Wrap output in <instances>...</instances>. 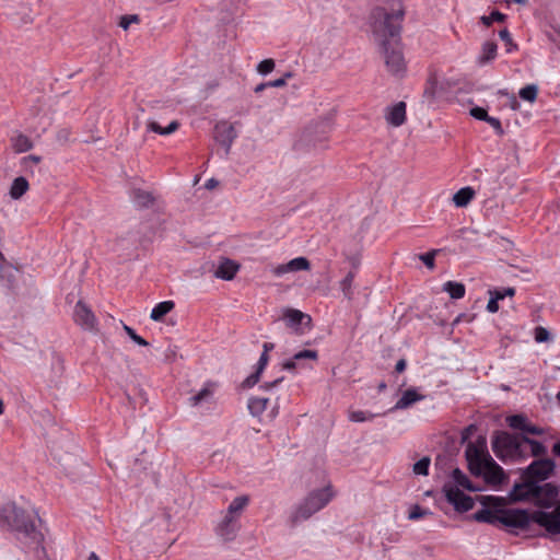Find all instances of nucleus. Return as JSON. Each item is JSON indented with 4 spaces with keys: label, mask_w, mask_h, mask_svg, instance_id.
Listing matches in <instances>:
<instances>
[{
    "label": "nucleus",
    "mask_w": 560,
    "mask_h": 560,
    "mask_svg": "<svg viewBox=\"0 0 560 560\" xmlns=\"http://www.w3.org/2000/svg\"><path fill=\"white\" fill-rule=\"evenodd\" d=\"M275 69V61L272 59H265L260 61L257 66V71L260 74H268Z\"/></svg>",
    "instance_id": "a19ab883"
},
{
    "label": "nucleus",
    "mask_w": 560,
    "mask_h": 560,
    "mask_svg": "<svg viewBox=\"0 0 560 560\" xmlns=\"http://www.w3.org/2000/svg\"><path fill=\"white\" fill-rule=\"evenodd\" d=\"M266 88H269V86H268V82H267V83H260V84H258V85L255 88V93H260V92H262Z\"/></svg>",
    "instance_id": "69168bd1"
},
{
    "label": "nucleus",
    "mask_w": 560,
    "mask_h": 560,
    "mask_svg": "<svg viewBox=\"0 0 560 560\" xmlns=\"http://www.w3.org/2000/svg\"><path fill=\"white\" fill-rule=\"evenodd\" d=\"M452 478L456 486L446 483L443 487L446 500L455 508L458 512H467L474 508V500L466 495L458 487H463L469 491H477L468 477L459 469L455 468L452 472Z\"/></svg>",
    "instance_id": "f03ea898"
},
{
    "label": "nucleus",
    "mask_w": 560,
    "mask_h": 560,
    "mask_svg": "<svg viewBox=\"0 0 560 560\" xmlns=\"http://www.w3.org/2000/svg\"><path fill=\"white\" fill-rule=\"evenodd\" d=\"M284 317L288 320L289 325H300L303 323L304 319L307 320V323L311 322V317L304 313H302L299 310L288 308L284 312Z\"/></svg>",
    "instance_id": "c756f323"
},
{
    "label": "nucleus",
    "mask_w": 560,
    "mask_h": 560,
    "mask_svg": "<svg viewBox=\"0 0 560 560\" xmlns=\"http://www.w3.org/2000/svg\"><path fill=\"white\" fill-rule=\"evenodd\" d=\"M88 560H101V559H100V558H98L94 552H92V553L89 556Z\"/></svg>",
    "instance_id": "774afa93"
},
{
    "label": "nucleus",
    "mask_w": 560,
    "mask_h": 560,
    "mask_svg": "<svg viewBox=\"0 0 560 560\" xmlns=\"http://www.w3.org/2000/svg\"><path fill=\"white\" fill-rule=\"evenodd\" d=\"M443 290L450 294L452 299H462L465 295V285L460 282L447 281L443 285Z\"/></svg>",
    "instance_id": "cd10ccee"
},
{
    "label": "nucleus",
    "mask_w": 560,
    "mask_h": 560,
    "mask_svg": "<svg viewBox=\"0 0 560 560\" xmlns=\"http://www.w3.org/2000/svg\"><path fill=\"white\" fill-rule=\"evenodd\" d=\"M552 452L555 453V455L560 457V441L553 445Z\"/></svg>",
    "instance_id": "338daca9"
},
{
    "label": "nucleus",
    "mask_w": 560,
    "mask_h": 560,
    "mask_svg": "<svg viewBox=\"0 0 560 560\" xmlns=\"http://www.w3.org/2000/svg\"><path fill=\"white\" fill-rule=\"evenodd\" d=\"M310 260L305 257H296L288 261L287 264L278 265L271 268L272 275L281 277L288 272H296L302 270H310Z\"/></svg>",
    "instance_id": "f8f14e48"
},
{
    "label": "nucleus",
    "mask_w": 560,
    "mask_h": 560,
    "mask_svg": "<svg viewBox=\"0 0 560 560\" xmlns=\"http://www.w3.org/2000/svg\"><path fill=\"white\" fill-rule=\"evenodd\" d=\"M430 458L422 457L420 460L415 463L412 471L416 475L427 476L429 474Z\"/></svg>",
    "instance_id": "c9c22d12"
},
{
    "label": "nucleus",
    "mask_w": 560,
    "mask_h": 560,
    "mask_svg": "<svg viewBox=\"0 0 560 560\" xmlns=\"http://www.w3.org/2000/svg\"><path fill=\"white\" fill-rule=\"evenodd\" d=\"M355 273L353 271H349L347 276L339 282L340 290L343 293V296L347 300H351L353 292H352V283L354 280Z\"/></svg>",
    "instance_id": "7c9ffc66"
},
{
    "label": "nucleus",
    "mask_w": 560,
    "mask_h": 560,
    "mask_svg": "<svg viewBox=\"0 0 560 560\" xmlns=\"http://www.w3.org/2000/svg\"><path fill=\"white\" fill-rule=\"evenodd\" d=\"M501 510H489L482 509L474 514V520L481 523H488L491 525L500 524Z\"/></svg>",
    "instance_id": "aec40b11"
},
{
    "label": "nucleus",
    "mask_w": 560,
    "mask_h": 560,
    "mask_svg": "<svg viewBox=\"0 0 560 560\" xmlns=\"http://www.w3.org/2000/svg\"><path fill=\"white\" fill-rule=\"evenodd\" d=\"M526 418L521 415H514L510 416L508 418V423L512 429L521 430L523 431L526 424Z\"/></svg>",
    "instance_id": "e433bc0d"
},
{
    "label": "nucleus",
    "mask_w": 560,
    "mask_h": 560,
    "mask_svg": "<svg viewBox=\"0 0 560 560\" xmlns=\"http://www.w3.org/2000/svg\"><path fill=\"white\" fill-rule=\"evenodd\" d=\"M11 144L16 153H23L30 151L33 148L32 140L22 133H19L11 139Z\"/></svg>",
    "instance_id": "b1692460"
},
{
    "label": "nucleus",
    "mask_w": 560,
    "mask_h": 560,
    "mask_svg": "<svg viewBox=\"0 0 560 560\" xmlns=\"http://www.w3.org/2000/svg\"><path fill=\"white\" fill-rule=\"evenodd\" d=\"M518 95L522 100L534 103L538 95V86L536 84H528L520 90Z\"/></svg>",
    "instance_id": "2f4dec72"
},
{
    "label": "nucleus",
    "mask_w": 560,
    "mask_h": 560,
    "mask_svg": "<svg viewBox=\"0 0 560 560\" xmlns=\"http://www.w3.org/2000/svg\"><path fill=\"white\" fill-rule=\"evenodd\" d=\"M240 530V524L236 518H230L224 516L221 523L218 525L217 534L224 541H231L235 539Z\"/></svg>",
    "instance_id": "2eb2a0df"
},
{
    "label": "nucleus",
    "mask_w": 560,
    "mask_h": 560,
    "mask_svg": "<svg viewBox=\"0 0 560 560\" xmlns=\"http://www.w3.org/2000/svg\"><path fill=\"white\" fill-rule=\"evenodd\" d=\"M523 432H526L529 434H535V435H541L544 433V430L539 427H536V425H533V424H529L526 422Z\"/></svg>",
    "instance_id": "603ef678"
},
{
    "label": "nucleus",
    "mask_w": 560,
    "mask_h": 560,
    "mask_svg": "<svg viewBox=\"0 0 560 560\" xmlns=\"http://www.w3.org/2000/svg\"><path fill=\"white\" fill-rule=\"evenodd\" d=\"M498 46L494 42H486L482 45L481 55L479 57L480 63H487L493 60L497 56Z\"/></svg>",
    "instance_id": "c85d7f7f"
},
{
    "label": "nucleus",
    "mask_w": 560,
    "mask_h": 560,
    "mask_svg": "<svg viewBox=\"0 0 560 560\" xmlns=\"http://www.w3.org/2000/svg\"><path fill=\"white\" fill-rule=\"evenodd\" d=\"M538 511L529 514L525 510L520 509H503L501 510L500 524L505 527L512 528H526L530 522L534 521V515Z\"/></svg>",
    "instance_id": "0eeeda50"
},
{
    "label": "nucleus",
    "mask_w": 560,
    "mask_h": 560,
    "mask_svg": "<svg viewBox=\"0 0 560 560\" xmlns=\"http://www.w3.org/2000/svg\"><path fill=\"white\" fill-rule=\"evenodd\" d=\"M296 360H294V357L291 360H288L283 363V369L285 370H294L296 366L295 363Z\"/></svg>",
    "instance_id": "bf43d9fd"
},
{
    "label": "nucleus",
    "mask_w": 560,
    "mask_h": 560,
    "mask_svg": "<svg viewBox=\"0 0 560 560\" xmlns=\"http://www.w3.org/2000/svg\"><path fill=\"white\" fill-rule=\"evenodd\" d=\"M334 497L330 486L322 490L311 492L305 500L296 506L290 516V525L295 526L299 523L308 520L313 514L322 510Z\"/></svg>",
    "instance_id": "20e7f679"
},
{
    "label": "nucleus",
    "mask_w": 560,
    "mask_h": 560,
    "mask_svg": "<svg viewBox=\"0 0 560 560\" xmlns=\"http://www.w3.org/2000/svg\"><path fill=\"white\" fill-rule=\"evenodd\" d=\"M175 307V304L173 301H164L156 304L152 311L150 318L154 322H160L163 319V317L168 314L173 308Z\"/></svg>",
    "instance_id": "5701e85b"
},
{
    "label": "nucleus",
    "mask_w": 560,
    "mask_h": 560,
    "mask_svg": "<svg viewBox=\"0 0 560 560\" xmlns=\"http://www.w3.org/2000/svg\"><path fill=\"white\" fill-rule=\"evenodd\" d=\"M249 498L247 495L236 497L229 505L226 510V517L236 518L238 521L242 512L247 506Z\"/></svg>",
    "instance_id": "a211bd4d"
},
{
    "label": "nucleus",
    "mask_w": 560,
    "mask_h": 560,
    "mask_svg": "<svg viewBox=\"0 0 560 560\" xmlns=\"http://www.w3.org/2000/svg\"><path fill=\"white\" fill-rule=\"evenodd\" d=\"M238 268L240 266L235 261L231 259H224L219 264L217 270L214 271V276L219 279L230 281L235 277Z\"/></svg>",
    "instance_id": "f3484780"
},
{
    "label": "nucleus",
    "mask_w": 560,
    "mask_h": 560,
    "mask_svg": "<svg viewBox=\"0 0 560 560\" xmlns=\"http://www.w3.org/2000/svg\"><path fill=\"white\" fill-rule=\"evenodd\" d=\"M275 348L273 343L271 342H265L262 346V353L258 360L256 372L250 374L244 382L243 387L248 388L254 386L258 383L260 374L262 373L264 369L266 368L269 355L268 352L271 351Z\"/></svg>",
    "instance_id": "ddd939ff"
},
{
    "label": "nucleus",
    "mask_w": 560,
    "mask_h": 560,
    "mask_svg": "<svg viewBox=\"0 0 560 560\" xmlns=\"http://www.w3.org/2000/svg\"><path fill=\"white\" fill-rule=\"evenodd\" d=\"M424 396L418 394L416 389H407L402 393L401 397L398 399V401L395 404L394 408L395 410H401L410 407L412 404L422 400Z\"/></svg>",
    "instance_id": "6ab92c4d"
},
{
    "label": "nucleus",
    "mask_w": 560,
    "mask_h": 560,
    "mask_svg": "<svg viewBox=\"0 0 560 560\" xmlns=\"http://www.w3.org/2000/svg\"><path fill=\"white\" fill-rule=\"evenodd\" d=\"M235 138L236 131L232 125L221 122L215 126V140L225 148L226 154Z\"/></svg>",
    "instance_id": "4468645a"
},
{
    "label": "nucleus",
    "mask_w": 560,
    "mask_h": 560,
    "mask_svg": "<svg viewBox=\"0 0 560 560\" xmlns=\"http://www.w3.org/2000/svg\"><path fill=\"white\" fill-rule=\"evenodd\" d=\"M30 188L28 182L25 177L19 176L13 179L9 195L12 199H20Z\"/></svg>",
    "instance_id": "412c9836"
},
{
    "label": "nucleus",
    "mask_w": 560,
    "mask_h": 560,
    "mask_svg": "<svg viewBox=\"0 0 560 560\" xmlns=\"http://www.w3.org/2000/svg\"><path fill=\"white\" fill-rule=\"evenodd\" d=\"M19 529H23L26 535H30L33 540L39 541L42 539V534L35 530V525L33 523L24 524L23 526H18Z\"/></svg>",
    "instance_id": "ea45409f"
},
{
    "label": "nucleus",
    "mask_w": 560,
    "mask_h": 560,
    "mask_svg": "<svg viewBox=\"0 0 560 560\" xmlns=\"http://www.w3.org/2000/svg\"><path fill=\"white\" fill-rule=\"evenodd\" d=\"M505 15L499 11H493L491 12L490 15H483L481 18V22L486 25V26H490L493 22H503L505 20Z\"/></svg>",
    "instance_id": "4c0bfd02"
},
{
    "label": "nucleus",
    "mask_w": 560,
    "mask_h": 560,
    "mask_svg": "<svg viewBox=\"0 0 560 560\" xmlns=\"http://www.w3.org/2000/svg\"><path fill=\"white\" fill-rule=\"evenodd\" d=\"M555 469V463L550 458L534 460L523 472V482L533 480L538 483L548 479Z\"/></svg>",
    "instance_id": "6e6552de"
},
{
    "label": "nucleus",
    "mask_w": 560,
    "mask_h": 560,
    "mask_svg": "<svg viewBox=\"0 0 560 560\" xmlns=\"http://www.w3.org/2000/svg\"><path fill=\"white\" fill-rule=\"evenodd\" d=\"M475 190L471 187H464L456 191L453 196V202L456 207H466L474 198Z\"/></svg>",
    "instance_id": "4be33fe9"
},
{
    "label": "nucleus",
    "mask_w": 560,
    "mask_h": 560,
    "mask_svg": "<svg viewBox=\"0 0 560 560\" xmlns=\"http://www.w3.org/2000/svg\"><path fill=\"white\" fill-rule=\"evenodd\" d=\"M138 21V15H124L120 19L119 26L124 30H128L131 23H137Z\"/></svg>",
    "instance_id": "de8ad7c7"
},
{
    "label": "nucleus",
    "mask_w": 560,
    "mask_h": 560,
    "mask_svg": "<svg viewBox=\"0 0 560 560\" xmlns=\"http://www.w3.org/2000/svg\"><path fill=\"white\" fill-rule=\"evenodd\" d=\"M490 295H493L498 301L503 300L505 296H513L515 294L514 288H505L501 290L489 291Z\"/></svg>",
    "instance_id": "79ce46f5"
},
{
    "label": "nucleus",
    "mask_w": 560,
    "mask_h": 560,
    "mask_svg": "<svg viewBox=\"0 0 560 560\" xmlns=\"http://www.w3.org/2000/svg\"><path fill=\"white\" fill-rule=\"evenodd\" d=\"M42 161V158L39 155H27L22 159V164L26 165L28 162L38 164Z\"/></svg>",
    "instance_id": "5fc2aeb1"
},
{
    "label": "nucleus",
    "mask_w": 560,
    "mask_h": 560,
    "mask_svg": "<svg viewBox=\"0 0 560 560\" xmlns=\"http://www.w3.org/2000/svg\"><path fill=\"white\" fill-rule=\"evenodd\" d=\"M486 121L497 131L498 135H503V128L498 118L489 116Z\"/></svg>",
    "instance_id": "8fccbe9b"
},
{
    "label": "nucleus",
    "mask_w": 560,
    "mask_h": 560,
    "mask_svg": "<svg viewBox=\"0 0 560 560\" xmlns=\"http://www.w3.org/2000/svg\"><path fill=\"white\" fill-rule=\"evenodd\" d=\"M283 85H285V79L284 78H280V79H277V80L268 82V86L269 88H281Z\"/></svg>",
    "instance_id": "4d7b16f0"
},
{
    "label": "nucleus",
    "mask_w": 560,
    "mask_h": 560,
    "mask_svg": "<svg viewBox=\"0 0 560 560\" xmlns=\"http://www.w3.org/2000/svg\"><path fill=\"white\" fill-rule=\"evenodd\" d=\"M294 360H304V359H310V360H317L318 358V354H317V351L315 350H302L298 353H295L294 355Z\"/></svg>",
    "instance_id": "37998d69"
},
{
    "label": "nucleus",
    "mask_w": 560,
    "mask_h": 560,
    "mask_svg": "<svg viewBox=\"0 0 560 560\" xmlns=\"http://www.w3.org/2000/svg\"><path fill=\"white\" fill-rule=\"evenodd\" d=\"M492 450L500 459L524 458L522 436L499 432L492 441Z\"/></svg>",
    "instance_id": "39448f33"
},
{
    "label": "nucleus",
    "mask_w": 560,
    "mask_h": 560,
    "mask_svg": "<svg viewBox=\"0 0 560 560\" xmlns=\"http://www.w3.org/2000/svg\"><path fill=\"white\" fill-rule=\"evenodd\" d=\"M476 430V427L474 424H470L469 427H467L464 432H463V440H467L469 438V435Z\"/></svg>",
    "instance_id": "13d9d810"
},
{
    "label": "nucleus",
    "mask_w": 560,
    "mask_h": 560,
    "mask_svg": "<svg viewBox=\"0 0 560 560\" xmlns=\"http://www.w3.org/2000/svg\"><path fill=\"white\" fill-rule=\"evenodd\" d=\"M406 369V361L404 359H400L395 366L396 372L401 373Z\"/></svg>",
    "instance_id": "052dcab7"
},
{
    "label": "nucleus",
    "mask_w": 560,
    "mask_h": 560,
    "mask_svg": "<svg viewBox=\"0 0 560 560\" xmlns=\"http://www.w3.org/2000/svg\"><path fill=\"white\" fill-rule=\"evenodd\" d=\"M470 115L479 120H487L489 117L487 110L482 107H474L470 109Z\"/></svg>",
    "instance_id": "09e8293b"
},
{
    "label": "nucleus",
    "mask_w": 560,
    "mask_h": 560,
    "mask_svg": "<svg viewBox=\"0 0 560 560\" xmlns=\"http://www.w3.org/2000/svg\"><path fill=\"white\" fill-rule=\"evenodd\" d=\"M402 18L401 9L388 12L384 8H376L371 14L374 40L382 49L388 72L394 75H401L406 71V62L400 48Z\"/></svg>",
    "instance_id": "f257e3e1"
},
{
    "label": "nucleus",
    "mask_w": 560,
    "mask_h": 560,
    "mask_svg": "<svg viewBox=\"0 0 560 560\" xmlns=\"http://www.w3.org/2000/svg\"><path fill=\"white\" fill-rule=\"evenodd\" d=\"M435 255H436V250H431V252H428L425 254H421L419 256V258L423 261V264L429 268V269H433L434 268V258H435Z\"/></svg>",
    "instance_id": "c03bdc74"
},
{
    "label": "nucleus",
    "mask_w": 560,
    "mask_h": 560,
    "mask_svg": "<svg viewBox=\"0 0 560 560\" xmlns=\"http://www.w3.org/2000/svg\"><path fill=\"white\" fill-rule=\"evenodd\" d=\"M179 127V124L177 120H173L168 124L167 127L163 128L161 127L156 121L154 120H151L148 122V130L149 131H153L155 133H159V135H162V136H167V135H171L173 132H175Z\"/></svg>",
    "instance_id": "a878e982"
},
{
    "label": "nucleus",
    "mask_w": 560,
    "mask_h": 560,
    "mask_svg": "<svg viewBox=\"0 0 560 560\" xmlns=\"http://www.w3.org/2000/svg\"><path fill=\"white\" fill-rule=\"evenodd\" d=\"M523 444H528L530 446V453L533 456H541L545 455L547 452L546 446L533 439H529L527 436H522Z\"/></svg>",
    "instance_id": "473e14b6"
},
{
    "label": "nucleus",
    "mask_w": 560,
    "mask_h": 560,
    "mask_svg": "<svg viewBox=\"0 0 560 560\" xmlns=\"http://www.w3.org/2000/svg\"><path fill=\"white\" fill-rule=\"evenodd\" d=\"M481 476L485 478L487 483L497 486L503 482L505 479V474L491 456H488V459L482 466Z\"/></svg>",
    "instance_id": "9b49d317"
},
{
    "label": "nucleus",
    "mask_w": 560,
    "mask_h": 560,
    "mask_svg": "<svg viewBox=\"0 0 560 560\" xmlns=\"http://www.w3.org/2000/svg\"><path fill=\"white\" fill-rule=\"evenodd\" d=\"M375 417V415L362 411V410H349L348 418L352 422H364L370 421Z\"/></svg>",
    "instance_id": "f704fd0d"
},
{
    "label": "nucleus",
    "mask_w": 560,
    "mask_h": 560,
    "mask_svg": "<svg viewBox=\"0 0 560 560\" xmlns=\"http://www.w3.org/2000/svg\"><path fill=\"white\" fill-rule=\"evenodd\" d=\"M74 322L84 330H96L97 320L93 312L82 302L75 304L73 313Z\"/></svg>",
    "instance_id": "9d476101"
},
{
    "label": "nucleus",
    "mask_w": 560,
    "mask_h": 560,
    "mask_svg": "<svg viewBox=\"0 0 560 560\" xmlns=\"http://www.w3.org/2000/svg\"><path fill=\"white\" fill-rule=\"evenodd\" d=\"M385 119L393 127H399L406 121V103L398 102L387 107Z\"/></svg>",
    "instance_id": "dca6fc26"
},
{
    "label": "nucleus",
    "mask_w": 560,
    "mask_h": 560,
    "mask_svg": "<svg viewBox=\"0 0 560 560\" xmlns=\"http://www.w3.org/2000/svg\"><path fill=\"white\" fill-rule=\"evenodd\" d=\"M57 138L59 141L67 142L70 139V131L68 129H62L58 132Z\"/></svg>",
    "instance_id": "6e6d98bb"
},
{
    "label": "nucleus",
    "mask_w": 560,
    "mask_h": 560,
    "mask_svg": "<svg viewBox=\"0 0 560 560\" xmlns=\"http://www.w3.org/2000/svg\"><path fill=\"white\" fill-rule=\"evenodd\" d=\"M549 339H550V334L546 328H544L541 326L535 328V340L537 342H546Z\"/></svg>",
    "instance_id": "a18cd8bd"
},
{
    "label": "nucleus",
    "mask_w": 560,
    "mask_h": 560,
    "mask_svg": "<svg viewBox=\"0 0 560 560\" xmlns=\"http://www.w3.org/2000/svg\"><path fill=\"white\" fill-rule=\"evenodd\" d=\"M219 184V182L214 178H210L209 180H207L206 183V188L208 189H213L214 187H217Z\"/></svg>",
    "instance_id": "680f3d73"
},
{
    "label": "nucleus",
    "mask_w": 560,
    "mask_h": 560,
    "mask_svg": "<svg viewBox=\"0 0 560 560\" xmlns=\"http://www.w3.org/2000/svg\"><path fill=\"white\" fill-rule=\"evenodd\" d=\"M499 36L506 45L511 46L512 48H516V46L513 44L511 34L506 28L501 30L499 32Z\"/></svg>",
    "instance_id": "3c124183"
},
{
    "label": "nucleus",
    "mask_w": 560,
    "mask_h": 560,
    "mask_svg": "<svg viewBox=\"0 0 560 560\" xmlns=\"http://www.w3.org/2000/svg\"><path fill=\"white\" fill-rule=\"evenodd\" d=\"M465 456L470 472L477 477L481 476L482 466L488 459V456H490L487 452L486 438L479 436L476 442H469L465 451Z\"/></svg>",
    "instance_id": "423d86ee"
},
{
    "label": "nucleus",
    "mask_w": 560,
    "mask_h": 560,
    "mask_svg": "<svg viewBox=\"0 0 560 560\" xmlns=\"http://www.w3.org/2000/svg\"><path fill=\"white\" fill-rule=\"evenodd\" d=\"M132 201L139 208H149L154 202V197L151 192L137 189L132 192Z\"/></svg>",
    "instance_id": "393cba45"
},
{
    "label": "nucleus",
    "mask_w": 560,
    "mask_h": 560,
    "mask_svg": "<svg viewBox=\"0 0 560 560\" xmlns=\"http://www.w3.org/2000/svg\"><path fill=\"white\" fill-rule=\"evenodd\" d=\"M124 330L126 334L133 340L137 345L141 347H148L149 342L143 339L141 336H139L131 327L124 325Z\"/></svg>",
    "instance_id": "58836bf2"
},
{
    "label": "nucleus",
    "mask_w": 560,
    "mask_h": 560,
    "mask_svg": "<svg viewBox=\"0 0 560 560\" xmlns=\"http://www.w3.org/2000/svg\"><path fill=\"white\" fill-rule=\"evenodd\" d=\"M428 514H430L429 511L422 510L419 505H413L409 512L408 517H409V520L415 521V520L421 518Z\"/></svg>",
    "instance_id": "49530a36"
},
{
    "label": "nucleus",
    "mask_w": 560,
    "mask_h": 560,
    "mask_svg": "<svg viewBox=\"0 0 560 560\" xmlns=\"http://www.w3.org/2000/svg\"><path fill=\"white\" fill-rule=\"evenodd\" d=\"M534 521L549 534H560V503L551 512H537L534 515Z\"/></svg>",
    "instance_id": "1a4fd4ad"
},
{
    "label": "nucleus",
    "mask_w": 560,
    "mask_h": 560,
    "mask_svg": "<svg viewBox=\"0 0 560 560\" xmlns=\"http://www.w3.org/2000/svg\"><path fill=\"white\" fill-rule=\"evenodd\" d=\"M211 397L212 390L209 387H205L198 394L189 398V404L190 406L196 407L203 401H208Z\"/></svg>",
    "instance_id": "72a5a7b5"
},
{
    "label": "nucleus",
    "mask_w": 560,
    "mask_h": 560,
    "mask_svg": "<svg viewBox=\"0 0 560 560\" xmlns=\"http://www.w3.org/2000/svg\"><path fill=\"white\" fill-rule=\"evenodd\" d=\"M281 381H282V377H281V378H277V380H275L273 382L266 383V384H264L261 387H262V388H266V389H269V388L275 387V386H276L277 384H279Z\"/></svg>",
    "instance_id": "e2e57ef3"
},
{
    "label": "nucleus",
    "mask_w": 560,
    "mask_h": 560,
    "mask_svg": "<svg viewBox=\"0 0 560 560\" xmlns=\"http://www.w3.org/2000/svg\"><path fill=\"white\" fill-rule=\"evenodd\" d=\"M518 106H520V104H518L516 97L514 95H512L511 96V108L515 110L518 108Z\"/></svg>",
    "instance_id": "0e129e2a"
},
{
    "label": "nucleus",
    "mask_w": 560,
    "mask_h": 560,
    "mask_svg": "<svg viewBox=\"0 0 560 560\" xmlns=\"http://www.w3.org/2000/svg\"><path fill=\"white\" fill-rule=\"evenodd\" d=\"M558 497L557 487L551 483L539 486L538 483L529 480L527 482L515 483L510 498L513 501H521L526 499H536L541 505H550Z\"/></svg>",
    "instance_id": "7ed1b4c3"
},
{
    "label": "nucleus",
    "mask_w": 560,
    "mask_h": 560,
    "mask_svg": "<svg viewBox=\"0 0 560 560\" xmlns=\"http://www.w3.org/2000/svg\"><path fill=\"white\" fill-rule=\"evenodd\" d=\"M268 401L265 397H252L248 400L249 412L255 417L260 416L266 410Z\"/></svg>",
    "instance_id": "bb28decb"
},
{
    "label": "nucleus",
    "mask_w": 560,
    "mask_h": 560,
    "mask_svg": "<svg viewBox=\"0 0 560 560\" xmlns=\"http://www.w3.org/2000/svg\"><path fill=\"white\" fill-rule=\"evenodd\" d=\"M498 302H499V301H498L493 295H491V298H490V300H489V302H488V304H487V310H488V312H490V313H495V312H498V310H499V304H498Z\"/></svg>",
    "instance_id": "864d4df0"
}]
</instances>
